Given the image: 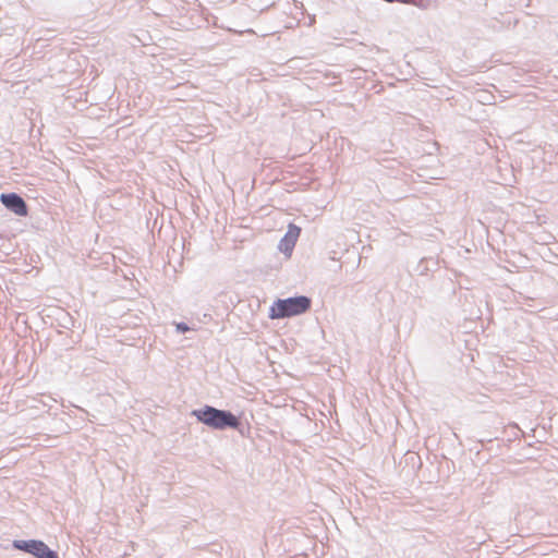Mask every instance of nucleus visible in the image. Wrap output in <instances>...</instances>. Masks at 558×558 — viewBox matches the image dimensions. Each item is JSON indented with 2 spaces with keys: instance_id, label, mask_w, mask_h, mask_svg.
<instances>
[{
  "instance_id": "obj_1",
  "label": "nucleus",
  "mask_w": 558,
  "mask_h": 558,
  "mask_svg": "<svg viewBox=\"0 0 558 558\" xmlns=\"http://www.w3.org/2000/svg\"><path fill=\"white\" fill-rule=\"evenodd\" d=\"M311 304V299L304 295L278 299L269 308V317L271 319H280L301 315L310 310Z\"/></svg>"
},
{
  "instance_id": "obj_6",
  "label": "nucleus",
  "mask_w": 558,
  "mask_h": 558,
  "mask_svg": "<svg viewBox=\"0 0 558 558\" xmlns=\"http://www.w3.org/2000/svg\"><path fill=\"white\" fill-rule=\"evenodd\" d=\"M177 328H178V330H180L182 332H185V331L189 330V327L186 325H184V324H178Z\"/></svg>"
},
{
  "instance_id": "obj_3",
  "label": "nucleus",
  "mask_w": 558,
  "mask_h": 558,
  "mask_svg": "<svg viewBox=\"0 0 558 558\" xmlns=\"http://www.w3.org/2000/svg\"><path fill=\"white\" fill-rule=\"evenodd\" d=\"M13 546L16 549L32 554L36 558H58V555L41 541H14Z\"/></svg>"
},
{
  "instance_id": "obj_5",
  "label": "nucleus",
  "mask_w": 558,
  "mask_h": 558,
  "mask_svg": "<svg viewBox=\"0 0 558 558\" xmlns=\"http://www.w3.org/2000/svg\"><path fill=\"white\" fill-rule=\"evenodd\" d=\"M300 234L301 228L293 223H290L288 226L287 233L279 242L280 252L284 253L287 256H290L298 242Z\"/></svg>"
},
{
  "instance_id": "obj_2",
  "label": "nucleus",
  "mask_w": 558,
  "mask_h": 558,
  "mask_svg": "<svg viewBox=\"0 0 558 558\" xmlns=\"http://www.w3.org/2000/svg\"><path fill=\"white\" fill-rule=\"evenodd\" d=\"M194 414L201 422L214 428L222 429L238 425V420L233 414L211 407L194 411Z\"/></svg>"
},
{
  "instance_id": "obj_4",
  "label": "nucleus",
  "mask_w": 558,
  "mask_h": 558,
  "mask_svg": "<svg viewBox=\"0 0 558 558\" xmlns=\"http://www.w3.org/2000/svg\"><path fill=\"white\" fill-rule=\"evenodd\" d=\"M0 201L8 209L13 211L15 215L21 217L27 216L28 210L26 203L20 195L15 193L1 194Z\"/></svg>"
}]
</instances>
